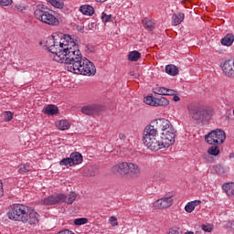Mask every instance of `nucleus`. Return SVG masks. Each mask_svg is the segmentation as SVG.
<instances>
[{"instance_id": "f257e3e1", "label": "nucleus", "mask_w": 234, "mask_h": 234, "mask_svg": "<svg viewBox=\"0 0 234 234\" xmlns=\"http://www.w3.org/2000/svg\"><path fill=\"white\" fill-rule=\"evenodd\" d=\"M46 47L51 52V58L57 63H65L69 72L81 74L82 76H94L96 66L90 60L83 58L78 39L70 35H63L59 43L54 37H49L46 41Z\"/></svg>"}, {"instance_id": "f03ea898", "label": "nucleus", "mask_w": 234, "mask_h": 234, "mask_svg": "<svg viewBox=\"0 0 234 234\" xmlns=\"http://www.w3.org/2000/svg\"><path fill=\"white\" fill-rule=\"evenodd\" d=\"M112 172L122 178H138L142 175L140 165L131 162H121L112 167Z\"/></svg>"}, {"instance_id": "7ed1b4c3", "label": "nucleus", "mask_w": 234, "mask_h": 234, "mask_svg": "<svg viewBox=\"0 0 234 234\" xmlns=\"http://www.w3.org/2000/svg\"><path fill=\"white\" fill-rule=\"evenodd\" d=\"M154 125L157 131H162V140H167L168 142H175L176 138V133L175 128L171 122L165 118L155 119L154 121Z\"/></svg>"}, {"instance_id": "20e7f679", "label": "nucleus", "mask_w": 234, "mask_h": 234, "mask_svg": "<svg viewBox=\"0 0 234 234\" xmlns=\"http://www.w3.org/2000/svg\"><path fill=\"white\" fill-rule=\"evenodd\" d=\"M34 16L37 21H41V23H44L45 25H49L50 27L59 26V19L54 16L51 10L43 6H37L34 12Z\"/></svg>"}, {"instance_id": "39448f33", "label": "nucleus", "mask_w": 234, "mask_h": 234, "mask_svg": "<svg viewBox=\"0 0 234 234\" xmlns=\"http://www.w3.org/2000/svg\"><path fill=\"white\" fill-rule=\"evenodd\" d=\"M76 198H78V196L74 193L69 195V197L63 194H57L44 198L41 204L43 206H56V204H63V202H66V204H74Z\"/></svg>"}, {"instance_id": "423d86ee", "label": "nucleus", "mask_w": 234, "mask_h": 234, "mask_svg": "<svg viewBox=\"0 0 234 234\" xmlns=\"http://www.w3.org/2000/svg\"><path fill=\"white\" fill-rule=\"evenodd\" d=\"M27 211H28V208L24 205H13L7 212V217L9 220H13L14 222H23L25 221Z\"/></svg>"}, {"instance_id": "0eeeda50", "label": "nucleus", "mask_w": 234, "mask_h": 234, "mask_svg": "<svg viewBox=\"0 0 234 234\" xmlns=\"http://www.w3.org/2000/svg\"><path fill=\"white\" fill-rule=\"evenodd\" d=\"M205 142L209 145H222L226 142V133L220 129L211 131L205 136Z\"/></svg>"}, {"instance_id": "6e6552de", "label": "nucleus", "mask_w": 234, "mask_h": 234, "mask_svg": "<svg viewBox=\"0 0 234 234\" xmlns=\"http://www.w3.org/2000/svg\"><path fill=\"white\" fill-rule=\"evenodd\" d=\"M187 111L190 118L196 122H204L209 116V111L204 110L195 104H189Z\"/></svg>"}, {"instance_id": "1a4fd4ad", "label": "nucleus", "mask_w": 234, "mask_h": 234, "mask_svg": "<svg viewBox=\"0 0 234 234\" xmlns=\"http://www.w3.org/2000/svg\"><path fill=\"white\" fill-rule=\"evenodd\" d=\"M158 136V128L154 125V121L151 124L147 125L143 133V142L151 140V138H156Z\"/></svg>"}, {"instance_id": "9d476101", "label": "nucleus", "mask_w": 234, "mask_h": 234, "mask_svg": "<svg viewBox=\"0 0 234 234\" xmlns=\"http://www.w3.org/2000/svg\"><path fill=\"white\" fill-rule=\"evenodd\" d=\"M101 111H103V107L100 104H88L80 109V112H82V114H86V116L100 114Z\"/></svg>"}, {"instance_id": "9b49d317", "label": "nucleus", "mask_w": 234, "mask_h": 234, "mask_svg": "<svg viewBox=\"0 0 234 234\" xmlns=\"http://www.w3.org/2000/svg\"><path fill=\"white\" fill-rule=\"evenodd\" d=\"M173 206V196L165 195L161 199L156 200L154 203V207L156 209H167V207H171Z\"/></svg>"}, {"instance_id": "f8f14e48", "label": "nucleus", "mask_w": 234, "mask_h": 234, "mask_svg": "<svg viewBox=\"0 0 234 234\" xmlns=\"http://www.w3.org/2000/svg\"><path fill=\"white\" fill-rule=\"evenodd\" d=\"M143 144L147 146V149H150V151H160V149H164V147H165L164 143L156 137L143 141Z\"/></svg>"}, {"instance_id": "ddd939ff", "label": "nucleus", "mask_w": 234, "mask_h": 234, "mask_svg": "<svg viewBox=\"0 0 234 234\" xmlns=\"http://www.w3.org/2000/svg\"><path fill=\"white\" fill-rule=\"evenodd\" d=\"M39 222V214L35 210H31L28 213V210L26 212L25 220L23 224H30V226H34Z\"/></svg>"}, {"instance_id": "4468645a", "label": "nucleus", "mask_w": 234, "mask_h": 234, "mask_svg": "<svg viewBox=\"0 0 234 234\" xmlns=\"http://www.w3.org/2000/svg\"><path fill=\"white\" fill-rule=\"evenodd\" d=\"M225 76L234 79V60H226L221 66Z\"/></svg>"}, {"instance_id": "2eb2a0df", "label": "nucleus", "mask_w": 234, "mask_h": 234, "mask_svg": "<svg viewBox=\"0 0 234 234\" xmlns=\"http://www.w3.org/2000/svg\"><path fill=\"white\" fill-rule=\"evenodd\" d=\"M69 158L73 165H80L83 162V155L80 152H73L70 154Z\"/></svg>"}, {"instance_id": "dca6fc26", "label": "nucleus", "mask_w": 234, "mask_h": 234, "mask_svg": "<svg viewBox=\"0 0 234 234\" xmlns=\"http://www.w3.org/2000/svg\"><path fill=\"white\" fill-rule=\"evenodd\" d=\"M56 127H58L59 131H69V129H70V122L67 120L57 121Z\"/></svg>"}, {"instance_id": "f3484780", "label": "nucleus", "mask_w": 234, "mask_h": 234, "mask_svg": "<svg viewBox=\"0 0 234 234\" xmlns=\"http://www.w3.org/2000/svg\"><path fill=\"white\" fill-rule=\"evenodd\" d=\"M233 41H234L233 34H227L221 39V45H223L224 47H231L233 45Z\"/></svg>"}, {"instance_id": "a211bd4d", "label": "nucleus", "mask_w": 234, "mask_h": 234, "mask_svg": "<svg viewBox=\"0 0 234 234\" xmlns=\"http://www.w3.org/2000/svg\"><path fill=\"white\" fill-rule=\"evenodd\" d=\"M169 105V100L165 97H160L154 99V107H167Z\"/></svg>"}, {"instance_id": "6ab92c4d", "label": "nucleus", "mask_w": 234, "mask_h": 234, "mask_svg": "<svg viewBox=\"0 0 234 234\" xmlns=\"http://www.w3.org/2000/svg\"><path fill=\"white\" fill-rule=\"evenodd\" d=\"M59 112V109H58V106L54 104H49L45 108V114H48V116H54V114H58Z\"/></svg>"}, {"instance_id": "aec40b11", "label": "nucleus", "mask_w": 234, "mask_h": 234, "mask_svg": "<svg viewBox=\"0 0 234 234\" xmlns=\"http://www.w3.org/2000/svg\"><path fill=\"white\" fill-rule=\"evenodd\" d=\"M184 18H185V15L183 13L174 14L172 16V23L174 27L180 25V23L184 21Z\"/></svg>"}, {"instance_id": "412c9836", "label": "nucleus", "mask_w": 234, "mask_h": 234, "mask_svg": "<svg viewBox=\"0 0 234 234\" xmlns=\"http://www.w3.org/2000/svg\"><path fill=\"white\" fill-rule=\"evenodd\" d=\"M80 10L83 16H92L94 14V7H92V5H81Z\"/></svg>"}, {"instance_id": "4be33fe9", "label": "nucleus", "mask_w": 234, "mask_h": 234, "mask_svg": "<svg viewBox=\"0 0 234 234\" xmlns=\"http://www.w3.org/2000/svg\"><path fill=\"white\" fill-rule=\"evenodd\" d=\"M143 25L144 26V28L149 32H153V30H154V22L149 18H144L143 20Z\"/></svg>"}, {"instance_id": "5701e85b", "label": "nucleus", "mask_w": 234, "mask_h": 234, "mask_svg": "<svg viewBox=\"0 0 234 234\" xmlns=\"http://www.w3.org/2000/svg\"><path fill=\"white\" fill-rule=\"evenodd\" d=\"M165 72L170 76H176V74H178V68L173 64L167 65L165 67Z\"/></svg>"}, {"instance_id": "b1692460", "label": "nucleus", "mask_w": 234, "mask_h": 234, "mask_svg": "<svg viewBox=\"0 0 234 234\" xmlns=\"http://www.w3.org/2000/svg\"><path fill=\"white\" fill-rule=\"evenodd\" d=\"M29 171H32V165H30V164H28V163L20 165L18 166L19 175H25V173H28Z\"/></svg>"}, {"instance_id": "393cba45", "label": "nucleus", "mask_w": 234, "mask_h": 234, "mask_svg": "<svg viewBox=\"0 0 234 234\" xmlns=\"http://www.w3.org/2000/svg\"><path fill=\"white\" fill-rule=\"evenodd\" d=\"M47 1L48 3H49L51 6H54V8L61 9L63 8V6H65V3L63 2V0H47Z\"/></svg>"}, {"instance_id": "a878e982", "label": "nucleus", "mask_w": 234, "mask_h": 234, "mask_svg": "<svg viewBox=\"0 0 234 234\" xmlns=\"http://www.w3.org/2000/svg\"><path fill=\"white\" fill-rule=\"evenodd\" d=\"M142 58V54L139 51H131L128 55L129 61H138Z\"/></svg>"}, {"instance_id": "bb28decb", "label": "nucleus", "mask_w": 234, "mask_h": 234, "mask_svg": "<svg viewBox=\"0 0 234 234\" xmlns=\"http://www.w3.org/2000/svg\"><path fill=\"white\" fill-rule=\"evenodd\" d=\"M207 153L212 156H218V154H220V149L218 148V145L214 144L208 148Z\"/></svg>"}, {"instance_id": "cd10ccee", "label": "nucleus", "mask_w": 234, "mask_h": 234, "mask_svg": "<svg viewBox=\"0 0 234 234\" xmlns=\"http://www.w3.org/2000/svg\"><path fill=\"white\" fill-rule=\"evenodd\" d=\"M167 88L165 87H156L154 89V94H159L160 96H167Z\"/></svg>"}, {"instance_id": "c85d7f7f", "label": "nucleus", "mask_w": 234, "mask_h": 234, "mask_svg": "<svg viewBox=\"0 0 234 234\" xmlns=\"http://www.w3.org/2000/svg\"><path fill=\"white\" fill-rule=\"evenodd\" d=\"M4 116V122H12L14 120V112L7 111L2 113Z\"/></svg>"}, {"instance_id": "c756f323", "label": "nucleus", "mask_w": 234, "mask_h": 234, "mask_svg": "<svg viewBox=\"0 0 234 234\" xmlns=\"http://www.w3.org/2000/svg\"><path fill=\"white\" fill-rule=\"evenodd\" d=\"M59 165H65L66 167H69V166L72 167V165H74L72 164V159L70 157H67L60 160Z\"/></svg>"}, {"instance_id": "7c9ffc66", "label": "nucleus", "mask_w": 234, "mask_h": 234, "mask_svg": "<svg viewBox=\"0 0 234 234\" xmlns=\"http://www.w3.org/2000/svg\"><path fill=\"white\" fill-rule=\"evenodd\" d=\"M153 178L155 182H160L161 180L165 179V175L162 172H155Z\"/></svg>"}, {"instance_id": "2f4dec72", "label": "nucleus", "mask_w": 234, "mask_h": 234, "mask_svg": "<svg viewBox=\"0 0 234 234\" xmlns=\"http://www.w3.org/2000/svg\"><path fill=\"white\" fill-rule=\"evenodd\" d=\"M89 222V219L86 218H79L74 219L75 226H83V224H87Z\"/></svg>"}, {"instance_id": "473e14b6", "label": "nucleus", "mask_w": 234, "mask_h": 234, "mask_svg": "<svg viewBox=\"0 0 234 234\" xmlns=\"http://www.w3.org/2000/svg\"><path fill=\"white\" fill-rule=\"evenodd\" d=\"M154 100H155V97H153V95H148L144 99V103H146V105H151L152 107H154Z\"/></svg>"}, {"instance_id": "72a5a7b5", "label": "nucleus", "mask_w": 234, "mask_h": 234, "mask_svg": "<svg viewBox=\"0 0 234 234\" xmlns=\"http://www.w3.org/2000/svg\"><path fill=\"white\" fill-rule=\"evenodd\" d=\"M25 10H27V6L23 5H16L14 11L16 14H23V12H25Z\"/></svg>"}, {"instance_id": "f704fd0d", "label": "nucleus", "mask_w": 234, "mask_h": 234, "mask_svg": "<svg viewBox=\"0 0 234 234\" xmlns=\"http://www.w3.org/2000/svg\"><path fill=\"white\" fill-rule=\"evenodd\" d=\"M182 229H180V228L178 227H174L169 229L168 233L167 234H182Z\"/></svg>"}, {"instance_id": "c9c22d12", "label": "nucleus", "mask_w": 234, "mask_h": 234, "mask_svg": "<svg viewBox=\"0 0 234 234\" xmlns=\"http://www.w3.org/2000/svg\"><path fill=\"white\" fill-rule=\"evenodd\" d=\"M185 211H186V213H193V211H195V207L193 203H187L185 207Z\"/></svg>"}, {"instance_id": "e433bc0d", "label": "nucleus", "mask_w": 234, "mask_h": 234, "mask_svg": "<svg viewBox=\"0 0 234 234\" xmlns=\"http://www.w3.org/2000/svg\"><path fill=\"white\" fill-rule=\"evenodd\" d=\"M112 16V15H107V13H102L101 19L103 23H109L111 21Z\"/></svg>"}, {"instance_id": "4c0bfd02", "label": "nucleus", "mask_w": 234, "mask_h": 234, "mask_svg": "<svg viewBox=\"0 0 234 234\" xmlns=\"http://www.w3.org/2000/svg\"><path fill=\"white\" fill-rule=\"evenodd\" d=\"M202 229L207 233H211V231H213V225L211 224L202 225Z\"/></svg>"}, {"instance_id": "58836bf2", "label": "nucleus", "mask_w": 234, "mask_h": 234, "mask_svg": "<svg viewBox=\"0 0 234 234\" xmlns=\"http://www.w3.org/2000/svg\"><path fill=\"white\" fill-rule=\"evenodd\" d=\"M119 140H121V142H123L124 144H129V139H127V135H125V133H119Z\"/></svg>"}, {"instance_id": "ea45409f", "label": "nucleus", "mask_w": 234, "mask_h": 234, "mask_svg": "<svg viewBox=\"0 0 234 234\" xmlns=\"http://www.w3.org/2000/svg\"><path fill=\"white\" fill-rule=\"evenodd\" d=\"M12 0H0V5L1 6H10L12 5Z\"/></svg>"}, {"instance_id": "a19ab883", "label": "nucleus", "mask_w": 234, "mask_h": 234, "mask_svg": "<svg viewBox=\"0 0 234 234\" xmlns=\"http://www.w3.org/2000/svg\"><path fill=\"white\" fill-rule=\"evenodd\" d=\"M109 221L111 222L112 226L113 227L118 226V218H116V217L112 216Z\"/></svg>"}, {"instance_id": "79ce46f5", "label": "nucleus", "mask_w": 234, "mask_h": 234, "mask_svg": "<svg viewBox=\"0 0 234 234\" xmlns=\"http://www.w3.org/2000/svg\"><path fill=\"white\" fill-rule=\"evenodd\" d=\"M175 94H176V90H175L173 89H168L166 90V96H175Z\"/></svg>"}, {"instance_id": "37998d69", "label": "nucleus", "mask_w": 234, "mask_h": 234, "mask_svg": "<svg viewBox=\"0 0 234 234\" xmlns=\"http://www.w3.org/2000/svg\"><path fill=\"white\" fill-rule=\"evenodd\" d=\"M5 195V190L3 189V181L0 180V198Z\"/></svg>"}, {"instance_id": "c03bdc74", "label": "nucleus", "mask_w": 234, "mask_h": 234, "mask_svg": "<svg viewBox=\"0 0 234 234\" xmlns=\"http://www.w3.org/2000/svg\"><path fill=\"white\" fill-rule=\"evenodd\" d=\"M190 203L194 206V207H197V206H198L199 204H202V201L195 200V201H192Z\"/></svg>"}, {"instance_id": "a18cd8bd", "label": "nucleus", "mask_w": 234, "mask_h": 234, "mask_svg": "<svg viewBox=\"0 0 234 234\" xmlns=\"http://www.w3.org/2000/svg\"><path fill=\"white\" fill-rule=\"evenodd\" d=\"M174 101H180V97H178L176 94L174 95L173 97Z\"/></svg>"}, {"instance_id": "49530a36", "label": "nucleus", "mask_w": 234, "mask_h": 234, "mask_svg": "<svg viewBox=\"0 0 234 234\" xmlns=\"http://www.w3.org/2000/svg\"><path fill=\"white\" fill-rule=\"evenodd\" d=\"M130 75H131V76H133V77H135V78H138V75H137V74H134V72H133V71L130 72Z\"/></svg>"}, {"instance_id": "de8ad7c7", "label": "nucleus", "mask_w": 234, "mask_h": 234, "mask_svg": "<svg viewBox=\"0 0 234 234\" xmlns=\"http://www.w3.org/2000/svg\"><path fill=\"white\" fill-rule=\"evenodd\" d=\"M95 1H97V3H105V1L107 0H95Z\"/></svg>"}]
</instances>
